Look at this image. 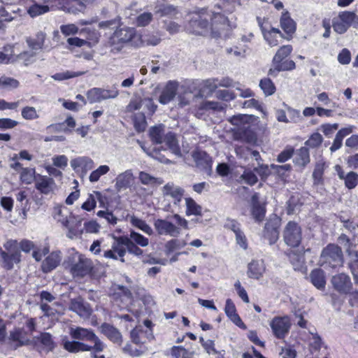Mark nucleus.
I'll list each match as a JSON object with an SVG mask.
<instances>
[{"label":"nucleus","instance_id":"obj_33","mask_svg":"<svg viewBox=\"0 0 358 358\" xmlns=\"http://www.w3.org/2000/svg\"><path fill=\"white\" fill-rule=\"evenodd\" d=\"M310 278L313 285L317 289H323L325 287V275L322 270L317 268L312 271Z\"/></svg>","mask_w":358,"mask_h":358},{"label":"nucleus","instance_id":"obj_52","mask_svg":"<svg viewBox=\"0 0 358 358\" xmlns=\"http://www.w3.org/2000/svg\"><path fill=\"white\" fill-rule=\"evenodd\" d=\"M283 106L288 113L289 122L298 123L302 121V116L299 110L292 108L285 103H283Z\"/></svg>","mask_w":358,"mask_h":358},{"label":"nucleus","instance_id":"obj_20","mask_svg":"<svg viewBox=\"0 0 358 358\" xmlns=\"http://www.w3.org/2000/svg\"><path fill=\"white\" fill-rule=\"evenodd\" d=\"M69 309L76 313L83 318H88L92 312L90 305L85 303L80 298L72 299L70 303Z\"/></svg>","mask_w":358,"mask_h":358},{"label":"nucleus","instance_id":"obj_11","mask_svg":"<svg viewBox=\"0 0 358 358\" xmlns=\"http://www.w3.org/2000/svg\"><path fill=\"white\" fill-rule=\"evenodd\" d=\"M206 15L205 11H203L201 14H196L192 17L189 24L194 34L206 36L210 33V28Z\"/></svg>","mask_w":358,"mask_h":358},{"label":"nucleus","instance_id":"obj_8","mask_svg":"<svg viewBox=\"0 0 358 358\" xmlns=\"http://www.w3.org/2000/svg\"><path fill=\"white\" fill-rule=\"evenodd\" d=\"M119 95V91L116 88L106 90L103 88L94 87L87 92V99L90 103H99L103 100L115 99Z\"/></svg>","mask_w":358,"mask_h":358},{"label":"nucleus","instance_id":"obj_54","mask_svg":"<svg viewBox=\"0 0 358 358\" xmlns=\"http://www.w3.org/2000/svg\"><path fill=\"white\" fill-rule=\"evenodd\" d=\"M323 141L322 135L317 132L313 133L306 141L305 145L311 148L319 147Z\"/></svg>","mask_w":358,"mask_h":358},{"label":"nucleus","instance_id":"obj_18","mask_svg":"<svg viewBox=\"0 0 358 358\" xmlns=\"http://www.w3.org/2000/svg\"><path fill=\"white\" fill-rule=\"evenodd\" d=\"M250 213L252 219L256 222H261L264 220L266 215V208L259 201V194L255 193L251 198Z\"/></svg>","mask_w":358,"mask_h":358},{"label":"nucleus","instance_id":"obj_41","mask_svg":"<svg viewBox=\"0 0 358 358\" xmlns=\"http://www.w3.org/2000/svg\"><path fill=\"white\" fill-rule=\"evenodd\" d=\"M165 134H164L163 126H155L150 129V136L152 142L157 144H162L164 141Z\"/></svg>","mask_w":358,"mask_h":358},{"label":"nucleus","instance_id":"obj_16","mask_svg":"<svg viewBox=\"0 0 358 358\" xmlns=\"http://www.w3.org/2000/svg\"><path fill=\"white\" fill-rule=\"evenodd\" d=\"M55 180L47 176L38 174L35 181V188L41 194L48 195L52 194L56 189Z\"/></svg>","mask_w":358,"mask_h":358},{"label":"nucleus","instance_id":"obj_58","mask_svg":"<svg viewBox=\"0 0 358 358\" xmlns=\"http://www.w3.org/2000/svg\"><path fill=\"white\" fill-rule=\"evenodd\" d=\"M10 6L0 8V17L3 18L4 21L10 22L15 18L16 12L10 10Z\"/></svg>","mask_w":358,"mask_h":358},{"label":"nucleus","instance_id":"obj_27","mask_svg":"<svg viewBox=\"0 0 358 358\" xmlns=\"http://www.w3.org/2000/svg\"><path fill=\"white\" fill-rule=\"evenodd\" d=\"M101 331L103 334L110 341L113 343L121 345L122 343V335L117 329L113 326L103 323L101 327Z\"/></svg>","mask_w":358,"mask_h":358},{"label":"nucleus","instance_id":"obj_42","mask_svg":"<svg viewBox=\"0 0 358 358\" xmlns=\"http://www.w3.org/2000/svg\"><path fill=\"white\" fill-rule=\"evenodd\" d=\"M16 61L13 55V47L8 45L3 47V51L0 52V62L3 64L12 63Z\"/></svg>","mask_w":358,"mask_h":358},{"label":"nucleus","instance_id":"obj_9","mask_svg":"<svg viewBox=\"0 0 358 358\" xmlns=\"http://www.w3.org/2000/svg\"><path fill=\"white\" fill-rule=\"evenodd\" d=\"M330 282L334 290L340 294H348L352 289V283L350 276L344 273H340L332 276Z\"/></svg>","mask_w":358,"mask_h":358},{"label":"nucleus","instance_id":"obj_36","mask_svg":"<svg viewBox=\"0 0 358 358\" xmlns=\"http://www.w3.org/2000/svg\"><path fill=\"white\" fill-rule=\"evenodd\" d=\"M129 222L134 227L141 230L145 234H146L149 236H151L153 234L154 232H153L152 229L151 228V227L149 224H148L145 222V221H144L134 215L129 217Z\"/></svg>","mask_w":358,"mask_h":358},{"label":"nucleus","instance_id":"obj_53","mask_svg":"<svg viewBox=\"0 0 358 358\" xmlns=\"http://www.w3.org/2000/svg\"><path fill=\"white\" fill-rule=\"evenodd\" d=\"M110 170V168L107 165H101L99 166L96 170L93 171L90 176V180L92 182H97L100 177L103 175L106 174Z\"/></svg>","mask_w":358,"mask_h":358},{"label":"nucleus","instance_id":"obj_5","mask_svg":"<svg viewBox=\"0 0 358 358\" xmlns=\"http://www.w3.org/2000/svg\"><path fill=\"white\" fill-rule=\"evenodd\" d=\"M229 31L227 18L220 13H214L211 17L210 35L214 38L227 37Z\"/></svg>","mask_w":358,"mask_h":358},{"label":"nucleus","instance_id":"obj_62","mask_svg":"<svg viewBox=\"0 0 358 358\" xmlns=\"http://www.w3.org/2000/svg\"><path fill=\"white\" fill-rule=\"evenodd\" d=\"M53 166L64 169L68 164V158L65 155L55 156L52 159Z\"/></svg>","mask_w":358,"mask_h":358},{"label":"nucleus","instance_id":"obj_59","mask_svg":"<svg viewBox=\"0 0 358 358\" xmlns=\"http://www.w3.org/2000/svg\"><path fill=\"white\" fill-rule=\"evenodd\" d=\"M332 26L334 30L339 34H344L349 28L338 17L333 20Z\"/></svg>","mask_w":358,"mask_h":358},{"label":"nucleus","instance_id":"obj_34","mask_svg":"<svg viewBox=\"0 0 358 358\" xmlns=\"http://www.w3.org/2000/svg\"><path fill=\"white\" fill-rule=\"evenodd\" d=\"M250 116L238 114L229 119V121L241 130H246L250 127Z\"/></svg>","mask_w":358,"mask_h":358},{"label":"nucleus","instance_id":"obj_55","mask_svg":"<svg viewBox=\"0 0 358 358\" xmlns=\"http://www.w3.org/2000/svg\"><path fill=\"white\" fill-rule=\"evenodd\" d=\"M48 11L49 7L48 6H42L37 3L31 6L28 9V13L31 17H36Z\"/></svg>","mask_w":358,"mask_h":358},{"label":"nucleus","instance_id":"obj_21","mask_svg":"<svg viewBox=\"0 0 358 358\" xmlns=\"http://www.w3.org/2000/svg\"><path fill=\"white\" fill-rule=\"evenodd\" d=\"M335 171L338 178L344 180L345 186L349 189H354L358 185V174L354 171H350L345 174L340 165H336Z\"/></svg>","mask_w":358,"mask_h":358},{"label":"nucleus","instance_id":"obj_26","mask_svg":"<svg viewBox=\"0 0 358 358\" xmlns=\"http://www.w3.org/2000/svg\"><path fill=\"white\" fill-rule=\"evenodd\" d=\"M224 312L227 317L238 327L245 329L246 328L241 317L236 313V306L231 299H228L226 301Z\"/></svg>","mask_w":358,"mask_h":358},{"label":"nucleus","instance_id":"obj_19","mask_svg":"<svg viewBox=\"0 0 358 358\" xmlns=\"http://www.w3.org/2000/svg\"><path fill=\"white\" fill-rule=\"evenodd\" d=\"M132 341L136 344H143L151 341L154 336L152 329H144L143 327L138 326L131 332Z\"/></svg>","mask_w":358,"mask_h":358},{"label":"nucleus","instance_id":"obj_56","mask_svg":"<svg viewBox=\"0 0 358 358\" xmlns=\"http://www.w3.org/2000/svg\"><path fill=\"white\" fill-rule=\"evenodd\" d=\"M127 251L129 254L134 255L136 257H141L143 254V251L140 248V246L131 242V240L129 239L128 236L127 241Z\"/></svg>","mask_w":358,"mask_h":358},{"label":"nucleus","instance_id":"obj_50","mask_svg":"<svg viewBox=\"0 0 358 358\" xmlns=\"http://www.w3.org/2000/svg\"><path fill=\"white\" fill-rule=\"evenodd\" d=\"M21 115L26 120H33L39 117L36 109L33 106H29L22 108Z\"/></svg>","mask_w":358,"mask_h":358},{"label":"nucleus","instance_id":"obj_29","mask_svg":"<svg viewBox=\"0 0 358 358\" xmlns=\"http://www.w3.org/2000/svg\"><path fill=\"white\" fill-rule=\"evenodd\" d=\"M71 166L75 171L81 169L87 172L93 169L94 162L93 160L88 157H79L71 161Z\"/></svg>","mask_w":358,"mask_h":358},{"label":"nucleus","instance_id":"obj_30","mask_svg":"<svg viewBox=\"0 0 358 358\" xmlns=\"http://www.w3.org/2000/svg\"><path fill=\"white\" fill-rule=\"evenodd\" d=\"M295 67V62L293 60H283L278 64H272V67L268 71V75L275 77L280 71H291Z\"/></svg>","mask_w":358,"mask_h":358},{"label":"nucleus","instance_id":"obj_13","mask_svg":"<svg viewBox=\"0 0 358 358\" xmlns=\"http://www.w3.org/2000/svg\"><path fill=\"white\" fill-rule=\"evenodd\" d=\"M92 262L83 255H79L78 260L71 265V272L73 276L83 277L92 271Z\"/></svg>","mask_w":358,"mask_h":358},{"label":"nucleus","instance_id":"obj_60","mask_svg":"<svg viewBox=\"0 0 358 358\" xmlns=\"http://www.w3.org/2000/svg\"><path fill=\"white\" fill-rule=\"evenodd\" d=\"M152 20V15L151 13H143L137 17L136 22L138 27H145L148 25Z\"/></svg>","mask_w":358,"mask_h":358},{"label":"nucleus","instance_id":"obj_49","mask_svg":"<svg viewBox=\"0 0 358 358\" xmlns=\"http://www.w3.org/2000/svg\"><path fill=\"white\" fill-rule=\"evenodd\" d=\"M247 47L245 45L237 46L226 48V52L228 55H232L236 58H244L246 55Z\"/></svg>","mask_w":358,"mask_h":358},{"label":"nucleus","instance_id":"obj_47","mask_svg":"<svg viewBox=\"0 0 358 358\" xmlns=\"http://www.w3.org/2000/svg\"><path fill=\"white\" fill-rule=\"evenodd\" d=\"M259 87L266 96H270L275 93V87L269 78H263L259 82Z\"/></svg>","mask_w":358,"mask_h":358},{"label":"nucleus","instance_id":"obj_12","mask_svg":"<svg viewBox=\"0 0 358 358\" xmlns=\"http://www.w3.org/2000/svg\"><path fill=\"white\" fill-rule=\"evenodd\" d=\"M281 224V219L276 215H271L266 222L264 227V236L268 239L269 243H275L279 237L278 229Z\"/></svg>","mask_w":358,"mask_h":358},{"label":"nucleus","instance_id":"obj_51","mask_svg":"<svg viewBox=\"0 0 358 358\" xmlns=\"http://www.w3.org/2000/svg\"><path fill=\"white\" fill-rule=\"evenodd\" d=\"M246 184L249 185H254L257 182V176L254 173V171H252L250 169H245L243 173V174L240 177Z\"/></svg>","mask_w":358,"mask_h":358},{"label":"nucleus","instance_id":"obj_7","mask_svg":"<svg viewBox=\"0 0 358 358\" xmlns=\"http://www.w3.org/2000/svg\"><path fill=\"white\" fill-rule=\"evenodd\" d=\"M283 238L287 245L291 247L299 246L302 239V232L298 223L289 222L284 229Z\"/></svg>","mask_w":358,"mask_h":358},{"label":"nucleus","instance_id":"obj_44","mask_svg":"<svg viewBox=\"0 0 358 358\" xmlns=\"http://www.w3.org/2000/svg\"><path fill=\"white\" fill-rule=\"evenodd\" d=\"M36 341L41 344L44 349L47 351H50L53 349L54 343L52 339V336L49 333H42L39 336L36 338Z\"/></svg>","mask_w":358,"mask_h":358},{"label":"nucleus","instance_id":"obj_64","mask_svg":"<svg viewBox=\"0 0 358 358\" xmlns=\"http://www.w3.org/2000/svg\"><path fill=\"white\" fill-rule=\"evenodd\" d=\"M96 215L100 217L106 219L109 224L114 225L117 223V217L108 210H99Z\"/></svg>","mask_w":358,"mask_h":358},{"label":"nucleus","instance_id":"obj_43","mask_svg":"<svg viewBox=\"0 0 358 358\" xmlns=\"http://www.w3.org/2000/svg\"><path fill=\"white\" fill-rule=\"evenodd\" d=\"M185 204L187 207V215H199L201 214V207L198 205L193 199L190 197L186 198Z\"/></svg>","mask_w":358,"mask_h":358},{"label":"nucleus","instance_id":"obj_15","mask_svg":"<svg viewBox=\"0 0 358 358\" xmlns=\"http://www.w3.org/2000/svg\"><path fill=\"white\" fill-rule=\"evenodd\" d=\"M178 86V82L176 80L168 81L161 89L159 102L165 105L173 101L177 94Z\"/></svg>","mask_w":358,"mask_h":358},{"label":"nucleus","instance_id":"obj_39","mask_svg":"<svg viewBox=\"0 0 358 358\" xmlns=\"http://www.w3.org/2000/svg\"><path fill=\"white\" fill-rule=\"evenodd\" d=\"M292 51V47L290 45H282L280 47L273 58L272 64H278L280 62L283 61L290 55Z\"/></svg>","mask_w":358,"mask_h":358},{"label":"nucleus","instance_id":"obj_1","mask_svg":"<svg viewBox=\"0 0 358 358\" xmlns=\"http://www.w3.org/2000/svg\"><path fill=\"white\" fill-rule=\"evenodd\" d=\"M69 334L73 341L63 340V346L69 352H102L106 347L92 329L72 326Z\"/></svg>","mask_w":358,"mask_h":358},{"label":"nucleus","instance_id":"obj_61","mask_svg":"<svg viewBox=\"0 0 358 358\" xmlns=\"http://www.w3.org/2000/svg\"><path fill=\"white\" fill-rule=\"evenodd\" d=\"M355 14V13L354 12L343 11L341 12L338 17L344 22V24L350 27L353 23Z\"/></svg>","mask_w":358,"mask_h":358},{"label":"nucleus","instance_id":"obj_35","mask_svg":"<svg viewBox=\"0 0 358 358\" xmlns=\"http://www.w3.org/2000/svg\"><path fill=\"white\" fill-rule=\"evenodd\" d=\"M294 162L299 166H306L310 162L308 148L306 147H302L299 149L295 153Z\"/></svg>","mask_w":358,"mask_h":358},{"label":"nucleus","instance_id":"obj_2","mask_svg":"<svg viewBox=\"0 0 358 358\" xmlns=\"http://www.w3.org/2000/svg\"><path fill=\"white\" fill-rule=\"evenodd\" d=\"M154 227L159 235L178 237L182 229H188V222L178 214L167 216L165 219H155Z\"/></svg>","mask_w":358,"mask_h":358},{"label":"nucleus","instance_id":"obj_22","mask_svg":"<svg viewBox=\"0 0 358 358\" xmlns=\"http://www.w3.org/2000/svg\"><path fill=\"white\" fill-rule=\"evenodd\" d=\"M134 180L131 169H127L120 173L115 178V187L117 191L128 188Z\"/></svg>","mask_w":358,"mask_h":358},{"label":"nucleus","instance_id":"obj_14","mask_svg":"<svg viewBox=\"0 0 358 358\" xmlns=\"http://www.w3.org/2000/svg\"><path fill=\"white\" fill-rule=\"evenodd\" d=\"M192 157L197 168L208 175L211 173L213 161L211 157L205 151L194 150L192 152Z\"/></svg>","mask_w":358,"mask_h":358},{"label":"nucleus","instance_id":"obj_17","mask_svg":"<svg viewBox=\"0 0 358 358\" xmlns=\"http://www.w3.org/2000/svg\"><path fill=\"white\" fill-rule=\"evenodd\" d=\"M164 196H170L175 206H179L184 196L185 190L173 182H168L162 189Z\"/></svg>","mask_w":358,"mask_h":358},{"label":"nucleus","instance_id":"obj_28","mask_svg":"<svg viewBox=\"0 0 358 358\" xmlns=\"http://www.w3.org/2000/svg\"><path fill=\"white\" fill-rule=\"evenodd\" d=\"M62 259L60 252H51L43 262L42 270L45 273H48L55 269L60 263Z\"/></svg>","mask_w":358,"mask_h":358},{"label":"nucleus","instance_id":"obj_57","mask_svg":"<svg viewBox=\"0 0 358 358\" xmlns=\"http://www.w3.org/2000/svg\"><path fill=\"white\" fill-rule=\"evenodd\" d=\"M60 31L65 36H69L78 34L79 29L75 24H67L61 25Z\"/></svg>","mask_w":358,"mask_h":358},{"label":"nucleus","instance_id":"obj_37","mask_svg":"<svg viewBox=\"0 0 358 358\" xmlns=\"http://www.w3.org/2000/svg\"><path fill=\"white\" fill-rule=\"evenodd\" d=\"M280 26L287 34H293L296 30L295 22L288 15L287 13L282 15L280 18Z\"/></svg>","mask_w":358,"mask_h":358},{"label":"nucleus","instance_id":"obj_24","mask_svg":"<svg viewBox=\"0 0 358 358\" xmlns=\"http://www.w3.org/2000/svg\"><path fill=\"white\" fill-rule=\"evenodd\" d=\"M266 266L262 260H252L248 266L247 274L249 278L259 280L265 272Z\"/></svg>","mask_w":358,"mask_h":358},{"label":"nucleus","instance_id":"obj_23","mask_svg":"<svg viewBox=\"0 0 358 358\" xmlns=\"http://www.w3.org/2000/svg\"><path fill=\"white\" fill-rule=\"evenodd\" d=\"M163 143L166 145L167 149L178 157H182V154L176 138V135L173 132H168L165 134Z\"/></svg>","mask_w":358,"mask_h":358},{"label":"nucleus","instance_id":"obj_45","mask_svg":"<svg viewBox=\"0 0 358 358\" xmlns=\"http://www.w3.org/2000/svg\"><path fill=\"white\" fill-rule=\"evenodd\" d=\"M70 215H72L66 209L64 210L61 207H55L54 209V218L61 222L63 226L64 224L68 225V222L70 220Z\"/></svg>","mask_w":358,"mask_h":358},{"label":"nucleus","instance_id":"obj_25","mask_svg":"<svg viewBox=\"0 0 358 358\" xmlns=\"http://www.w3.org/2000/svg\"><path fill=\"white\" fill-rule=\"evenodd\" d=\"M81 219L75 217L74 215H70V220L68 222V225L64 224V226L69 229L67 236L69 238H74L79 237L83 234V229L81 228Z\"/></svg>","mask_w":358,"mask_h":358},{"label":"nucleus","instance_id":"obj_4","mask_svg":"<svg viewBox=\"0 0 358 358\" xmlns=\"http://www.w3.org/2000/svg\"><path fill=\"white\" fill-rule=\"evenodd\" d=\"M113 239L114 241L111 245V249L104 251L103 257L124 262V256L127 252V236H113Z\"/></svg>","mask_w":358,"mask_h":358},{"label":"nucleus","instance_id":"obj_6","mask_svg":"<svg viewBox=\"0 0 358 358\" xmlns=\"http://www.w3.org/2000/svg\"><path fill=\"white\" fill-rule=\"evenodd\" d=\"M321 259L329 264L332 268L343 264V253L341 249L336 245L329 244L324 248L321 254Z\"/></svg>","mask_w":358,"mask_h":358},{"label":"nucleus","instance_id":"obj_38","mask_svg":"<svg viewBox=\"0 0 358 358\" xmlns=\"http://www.w3.org/2000/svg\"><path fill=\"white\" fill-rule=\"evenodd\" d=\"M36 171L33 168H22L20 173V180L22 183L30 185L36 181Z\"/></svg>","mask_w":358,"mask_h":358},{"label":"nucleus","instance_id":"obj_48","mask_svg":"<svg viewBox=\"0 0 358 358\" xmlns=\"http://www.w3.org/2000/svg\"><path fill=\"white\" fill-rule=\"evenodd\" d=\"M101 194L99 192H94V194H90L87 199L83 203L82 208L90 211L96 207V199L100 200Z\"/></svg>","mask_w":358,"mask_h":358},{"label":"nucleus","instance_id":"obj_63","mask_svg":"<svg viewBox=\"0 0 358 358\" xmlns=\"http://www.w3.org/2000/svg\"><path fill=\"white\" fill-rule=\"evenodd\" d=\"M142 41L147 45L155 46L161 42V38L158 35H145L143 36Z\"/></svg>","mask_w":358,"mask_h":358},{"label":"nucleus","instance_id":"obj_40","mask_svg":"<svg viewBox=\"0 0 358 358\" xmlns=\"http://www.w3.org/2000/svg\"><path fill=\"white\" fill-rule=\"evenodd\" d=\"M45 39V34L43 32H38L35 38H28L27 42L28 45L34 50L43 48Z\"/></svg>","mask_w":358,"mask_h":358},{"label":"nucleus","instance_id":"obj_10","mask_svg":"<svg viewBox=\"0 0 358 358\" xmlns=\"http://www.w3.org/2000/svg\"><path fill=\"white\" fill-rule=\"evenodd\" d=\"M270 326L274 336L277 338L282 339L288 334L291 322L287 316L275 317L271 321Z\"/></svg>","mask_w":358,"mask_h":358},{"label":"nucleus","instance_id":"obj_46","mask_svg":"<svg viewBox=\"0 0 358 358\" xmlns=\"http://www.w3.org/2000/svg\"><path fill=\"white\" fill-rule=\"evenodd\" d=\"M129 238L131 239V242L134 243V244L142 248L147 247L149 245V239L148 238L134 230H131Z\"/></svg>","mask_w":358,"mask_h":358},{"label":"nucleus","instance_id":"obj_32","mask_svg":"<svg viewBox=\"0 0 358 358\" xmlns=\"http://www.w3.org/2000/svg\"><path fill=\"white\" fill-rule=\"evenodd\" d=\"M138 180L144 185L155 187L163 184L164 180L160 178H156L145 171H140Z\"/></svg>","mask_w":358,"mask_h":358},{"label":"nucleus","instance_id":"obj_3","mask_svg":"<svg viewBox=\"0 0 358 358\" xmlns=\"http://www.w3.org/2000/svg\"><path fill=\"white\" fill-rule=\"evenodd\" d=\"M135 33V29L130 27H122L116 29L108 41L112 50L120 51L124 44L129 42L132 39Z\"/></svg>","mask_w":358,"mask_h":358},{"label":"nucleus","instance_id":"obj_31","mask_svg":"<svg viewBox=\"0 0 358 358\" xmlns=\"http://www.w3.org/2000/svg\"><path fill=\"white\" fill-rule=\"evenodd\" d=\"M20 252L15 251L11 254H8L6 252H1V257L2 259L3 266L10 270L13 267V263H18L20 261Z\"/></svg>","mask_w":358,"mask_h":358}]
</instances>
